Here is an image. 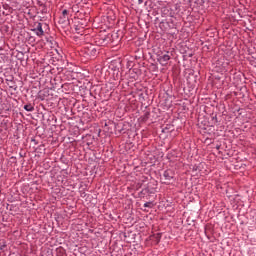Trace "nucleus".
<instances>
[{"label":"nucleus","instance_id":"obj_1","mask_svg":"<svg viewBox=\"0 0 256 256\" xmlns=\"http://www.w3.org/2000/svg\"><path fill=\"white\" fill-rule=\"evenodd\" d=\"M73 15V7L64 5L59 23H69V18Z\"/></svg>","mask_w":256,"mask_h":256},{"label":"nucleus","instance_id":"obj_2","mask_svg":"<svg viewBox=\"0 0 256 256\" xmlns=\"http://www.w3.org/2000/svg\"><path fill=\"white\" fill-rule=\"evenodd\" d=\"M139 75H141V70L138 68H132L128 72V77L130 81H137L139 79Z\"/></svg>","mask_w":256,"mask_h":256},{"label":"nucleus","instance_id":"obj_3","mask_svg":"<svg viewBox=\"0 0 256 256\" xmlns=\"http://www.w3.org/2000/svg\"><path fill=\"white\" fill-rule=\"evenodd\" d=\"M32 31L37 35V37H43V35H45V31H43V24H41V22L36 23Z\"/></svg>","mask_w":256,"mask_h":256},{"label":"nucleus","instance_id":"obj_4","mask_svg":"<svg viewBox=\"0 0 256 256\" xmlns=\"http://www.w3.org/2000/svg\"><path fill=\"white\" fill-rule=\"evenodd\" d=\"M170 59H171V56H169V52H167L166 54L159 56L157 58V61H158V63H160V65L162 67H165V65H167V63H169Z\"/></svg>","mask_w":256,"mask_h":256},{"label":"nucleus","instance_id":"obj_5","mask_svg":"<svg viewBox=\"0 0 256 256\" xmlns=\"http://www.w3.org/2000/svg\"><path fill=\"white\" fill-rule=\"evenodd\" d=\"M163 177L165 179V183H169L170 181H173V179L175 178V172H173V170H166L163 173Z\"/></svg>","mask_w":256,"mask_h":256},{"label":"nucleus","instance_id":"obj_6","mask_svg":"<svg viewBox=\"0 0 256 256\" xmlns=\"http://www.w3.org/2000/svg\"><path fill=\"white\" fill-rule=\"evenodd\" d=\"M24 109H25V111H28V112L35 111V107L33 105H31V104L24 105Z\"/></svg>","mask_w":256,"mask_h":256},{"label":"nucleus","instance_id":"obj_7","mask_svg":"<svg viewBox=\"0 0 256 256\" xmlns=\"http://www.w3.org/2000/svg\"><path fill=\"white\" fill-rule=\"evenodd\" d=\"M6 248H7V241L0 240V251H5Z\"/></svg>","mask_w":256,"mask_h":256},{"label":"nucleus","instance_id":"obj_8","mask_svg":"<svg viewBox=\"0 0 256 256\" xmlns=\"http://www.w3.org/2000/svg\"><path fill=\"white\" fill-rule=\"evenodd\" d=\"M88 53L92 55V57H95V55H97V49L94 48V46H91L90 49L88 50Z\"/></svg>","mask_w":256,"mask_h":256},{"label":"nucleus","instance_id":"obj_9","mask_svg":"<svg viewBox=\"0 0 256 256\" xmlns=\"http://www.w3.org/2000/svg\"><path fill=\"white\" fill-rule=\"evenodd\" d=\"M152 237H154L156 239V243H159V241H161V234L158 233L156 235H153Z\"/></svg>","mask_w":256,"mask_h":256},{"label":"nucleus","instance_id":"obj_10","mask_svg":"<svg viewBox=\"0 0 256 256\" xmlns=\"http://www.w3.org/2000/svg\"><path fill=\"white\" fill-rule=\"evenodd\" d=\"M100 45H102V46L107 45V40H106V39H103L102 42L100 43Z\"/></svg>","mask_w":256,"mask_h":256},{"label":"nucleus","instance_id":"obj_11","mask_svg":"<svg viewBox=\"0 0 256 256\" xmlns=\"http://www.w3.org/2000/svg\"><path fill=\"white\" fill-rule=\"evenodd\" d=\"M151 205H152L151 202H146V203L144 204V207H151Z\"/></svg>","mask_w":256,"mask_h":256},{"label":"nucleus","instance_id":"obj_12","mask_svg":"<svg viewBox=\"0 0 256 256\" xmlns=\"http://www.w3.org/2000/svg\"><path fill=\"white\" fill-rule=\"evenodd\" d=\"M76 33H78V34H82L83 33V31H79L77 28H76Z\"/></svg>","mask_w":256,"mask_h":256},{"label":"nucleus","instance_id":"obj_13","mask_svg":"<svg viewBox=\"0 0 256 256\" xmlns=\"http://www.w3.org/2000/svg\"><path fill=\"white\" fill-rule=\"evenodd\" d=\"M139 5L143 4V0H138Z\"/></svg>","mask_w":256,"mask_h":256}]
</instances>
